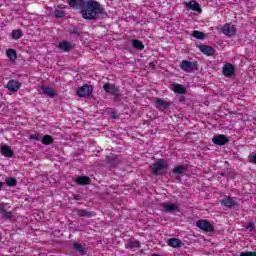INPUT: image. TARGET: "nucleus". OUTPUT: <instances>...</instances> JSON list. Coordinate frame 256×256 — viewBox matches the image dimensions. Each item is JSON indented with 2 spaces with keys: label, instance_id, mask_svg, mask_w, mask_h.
I'll return each instance as SVG.
<instances>
[{
  "label": "nucleus",
  "instance_id": "nucleus-23",
  "mask_svg": "<svg viewBox=\"0 0 256 256\" xmlns=\"http://www.w3.org/2000/svg\"><path fill=\"white\" fill-rule=\"evenodd\" d=\"M73 249L76 253H79V255H87V247H85V245L83 246L82 244L75 242L73 244Z\"/></svg>",
  "mask_w": 256,
  "mask_h": 256
},
{
  "label": "nucleus",
  "instance_id": "nucleus-35",
  "mask_svg": "<svg viewBox=\"0 0 256 256\" xmlns=\"http://www.w3.org/2000/svg\"><path fill=\"white\" fill-rule=\"evenodd\" d=\"M43 135L41 134H31L29 139L34 141H42Z\"/></svg>",
  "mask_w": 256,
  "mask_h": 256
},
{
  "label": "nucleus",
  "instance_id": "nucleus-22",
  "mask_svg": "<svg viewBox=\"0 0 256 256\" xmlns=\"http://www.w3.org/2000/svg\"><path fill=\"white\" fill-rule=\"evenodd\" d=\"M187 165H178L172 170L173 175H185L187 173Z\"/></svg>",
  "mask_w": 256,
  "mask_h": 256
},
{
  "label": "nucleus",
  "instance_id": "nucleus-24",
  "mask_svg": "<svg viewBox=\"0 0 256 256\" xmlns=\"http://www.w3.org/2000/svg\"><path fill=\"white\" fill-rule=\"evenodd\" d=\"M75 181L78 185H82V186L91 185V178L87 176H78L76 177Z\"/></svg>",
  "mask_w": 256,
  "mask_h": 256
},
{
  "label": "nucleus",
  "instance_id": "nucleus-8",
  "mask_svg": "<svg viewBox=\"0 0 256 256\" xmlns=\"http://www.w3.org/2000/svg\"><path fill=\"white\" fill-rule=\"evenodd\" d=\"M229 138L223 134L216 135L212 138V142L214 145H219L220 147L223 145H227L229 143Z\"/></svg>",
  "mask_w": 256,
  "mask_h": 256
},
{
  "label": "nucleus",
  "instance_id": "nucleus-12",
  "mask_svg": "<svg viewBox=\"0 0 256 256\" xmlns=\"http://www.w3.org/2000/svg\"><path fill=\"white\" fill-rule=\"evenodd\" d=\"M58 47L61 51H64L65 53H69V51H73V49H75V45L71 44L68 41L60 42Z\"/></svg>",
  "mask_w": 256,
  "mask_h": 256
},
{
  "label": "nucleus",
  "instance_id": "nucleus-38",
  "mask_svg": "<svg viewBox=\"0 0 256 256\" xmlns=\"http://www.w3.org/2000/svg\"><path fill=\"white\" fill-rule=\"evenodd\" d=\"M240 256H256V252H241Z\"/></svg>",
  "mask_w": 256,
  "mask_h": 256
},
{
  "label": "nucleus",
  "instance_id": "nucleus-41",
  "mask_svg": "<svg viewBox=\"0 0 256 256\" xmlns=\"http://www.w3.org/2000/svg\"><path fill=\"white\" fill-rule=\"evenodd\" d=\"M106 159H107L108 163L115 161V158H111L110 156H107Z\"/></svg>",
  "mask_w": 256,
  "mask_h": 256
},
{
  "label": "nucleus",
  "instance_id": "nucleus-9",
  "mask_svg": "<svg viewBox=\"0 0 256 256\" xmlns=\"http://www.w3.org/2000/svg\"><path fill=\"white\" fill-rule=\"evenodd\" d=\"M222 75L224 77H233L235 75V66L231 63H226L222 68Z\"/></svg>",
  "mask_w": 256,
  "mask_h": 256
},
{
  "label": "nucleus",
  "instance_id": "nucleus-3",
  "mask_svg": "<svg viewBox=\"0 0 256 256\" xmlns=\"http://www.w3.org/2000/svg\"><path fill=\"white\" fill-rule=\"evenodd\" d=\"M180 69L185 71V73H193L199 71V64L197 62H191L189 60H183L180 63Z\"/></svg>",
  "mask_w": 256,
  "mask_h": 256
},
{
  "label": "nucleus",
  "instance_id": "nucleus-2",
  "mask_svg": "<svg viewBox=\"0 0 256 256\" xmlns=\"http://www.w3.org/2000/svg\"><path fill=\"white\" fill-rule=\"evenodd\" d=\"M150 170L156 177L166 175L167 171H169V163H167V160L165 159H157L152 165H150Z\"/></svg>",
  "mask_w": 256,
  "mask_h": 256
},
{
  "label": "nucleus",
  "instance_id": "nucleus-28",
  "mask_svg": "<svg viewBox=\"0 0 256 256\" xmlns=\"http://www.w3.org/2000/svg\"><path fill=\"white\" fill-rule=\"evenodd\" d=\"M132 45L134 47V49H137L138 51H143V49H145V45L143 44V41L141 40H133L132 41Z\"/></svg>",
  "mask_w": 256,
  "mask_h": 256
},
{
  "label": "nucleus",
  "instance_id": "nucleus-21",
  "mask_svg": "<svg viewBox=\"0 0 256 256\" xmlns=\"http://www.w3.org/2000/svg\"><path fill=\"white\" fill-rule=\"evenodd\" d=\"M86 2L85 0H68V5L72 7V9H81Z\"/></svg>",
  "mask_w": 256,
  "mask_h": 256
},
{
  "label": "nucleus",
  "instance_id": "nucleus-45",
  "mask_svg": "<svg viewBox=\"0 0 256 256\" xmlns=\"http://www.w3.org/2000/svg\"><path fill=\"white\" fill-rule=\"evenodd\" d=\"M3 185H5V183L0 181V191H1V187H3Z\"/></svg>",
  "mask_w": 256,
  "mask_h": 256
},
{
  "label": "nucleus",
  "instance_id": "nucleus-40",
  "mask_svg": "<svg viewBox=\"0 0 256 256\" xmlns=\"http://www.w3.org/2000/svg\"><path fill=\"white\" fill-rule=\"evenodd\" d=\"M73 199H74V201H81V195L75 194V195L73 196Z\"/></svg>",
  "mask_w": 256,
  "mask_h": 256
},
{
  "label": "nucleus",
  "instance_id": "nucleus-17",
  "mask_svg": "<svg viewBox=\"0 0 256 256\" xmlns=\"http://www.w3.org/2000/svg\"><path fill=\"white\" fill-rule=\"evenodd\" d=\"M221 205L231 209V207H236L237 201H235V198L233 197H227L221 200Z\"/></svg>",
  "mask_w": 256,
  "mask_h": 256
},
{
  "label": "nucleus",
  "instance_id": "nucleus-11",
  "mask_svg": "<svg viewBox=\"0 0 256 256\" xmlns=\"http://www.w3.org/2000/svg\"><path fill=\"white\" fill-rule=\"evenodd\" d=\"M235 26L233 24H226L222 27V33L223 35H227V37H233L235 35Z\"/></svg>",
  "mask_w": 256,
  "mask_h": 256
},
{
  "label": "nucleus",
  "instance_id": "nucleus-7",
  "mask_svg": "<svg viewBox=\"0 0 256 256\" xmlns=\"http://www.w3.org/2000/svg\"><path fill=\"white\" fill-rule=\"evenodd\" d=\"M156 109H159V111H165V109H169L171 105H173V102H167L162 98H156Z\"/></svg>",
  "mask_w": 256,
  "mask_h": 256
},
{
  "label": "nucleus",
  "instance_id": "nucleus-6",
  "mask_svg": "<svg viewBox=\"0 0 256 256\" xmlns=\"http://www.w3.org/2000/svg\"><path fill=\"white\" fill-rule=\"evenodd\" d=\"M93 93V86L85 84L77 90L78 97H89Z\"/></svg>",
  "mask_w": 256,
  "mask_h": 256
},
{
  "label": "nucleus",
  "instance_id": "nucleus-42",
  "mask_svg": "<svg viewBox=\"0 0 256 256\" xmlns=\"http://www.w3.org/2000/svg\"><path fill=\"white\" fill-rule=\"evenodd\" d=\"M252 227H255V224L253 222H250L247 226V229H252Z\"/></svg>",
  "mask_w": 256,
  "mask_h": 256
},
{
  "label": "nucleus",
  "instance_id": "nucleus-30",
  "mask_svg": "<svg viewBox=\"0 0 256 256\" xmlns=\"http://www.w3.org/2000/svg\"><path fill=\"white\" fill-rule=\"evenodd\" d=\"M11 35L12 39H21L23 37V31L21 29L13 30Z\"/></svg>",
  "mask_w": 256,
  "mask_h": 256
},
{
  "label": "nucleus",
  "instance_id": "nucleus-27",
  "mask_svg": "<svg viewBox=\"0 0 256 256\" xmlns=\"http://www.w3.org/2000/svg\"><path fill=\"white\" fill-rule=\"evenodd\" d=\"M141 247V243L138 240H129L126 244V249H137Z\"/></svg>",
  "mask_w": 256,
  "mask_h": 256
},
{
  "label": "nucleus",
  "instance_id": "nucleus-16",
  "mask_svg": "<svg viewBox=\"0 0 256 256\" xmlns=\"http://www.w3.org/2000/svg\"><path fill=\"white\" fill-rule=\"evenodd\" d=\"M162 209L164 213H173L174 211H179V207L173 203L162 204Z\"/></svg>",
  "mask_w": 256,
  "mask_h": 256
},
{
  "label": "nucleus",
  "instance_id": "nucleus-47",
  "mask_svg": "<svg viewBox=\"0 0 256 256\" xmlns=\"http://www.w3.org/2000/svg\"><path fill=\"white\" fill-rule=\"evenodd\" d=\"M110 1H114V0H110Z\"/></svg>",
  "mask_w": 256,
  "mask_h": 256
},
{
  "label": "nucleus",
  "instance_id": "nucleus-46",
  "mask_svg": "<svg viewBox=\"0 0 256 256\" xmlns=\"http://www.w3.org/2000/svg\"><path fill=\"white\" fill-rule=\"evenodd\" d=\"M221 175H225V174L221 173Z\"/></svg>",
  "mask_w": 256,
  "mask_h": 256
},
{
  "label": "nucleus",
  "instance_id": "nucleus-4",
  "mask_svg": "<svg viewBox=\"0 0 256 256\" xmlns=\"http://www.w3.org/2000/svg\"><path fill=\"white\" fill-rule=\"evenodd\" d=\"M196 226L206 233H213V231H215V227H213L212 223L208 220H198Z\"/></svg>",
  "mask_w": 256,
  "mask_h": 256
},
{
  "label": "nucleus",
  "instance_id": "nucleus-34",
  "mask_svg": "<svg viewBox=\"0 0 256 256\" xmlns=\"http://www.w3.org/2000/svg\"><path fill=\"white\" fill-rule=\"evenodd\" d=\"M54 16L56 17V19H63V17H65V11L60 9H55Z\"/></svg>",
  "mask_w": 256,
  "mask_h": 256
},
{
  "label": "nucleus",
  "instance_id": "nucleus-20",
  "mask_svg": "<svg viewBox=\"0 0 256 256\" xmlns=\"http://www.w3.org/2000/svg\"><path fill=\"white\" fill-rule=\"evenodd\" d=\"M168 245L169 247H173L174 249H179L183 247V241L177 239V238H170L168 239Z\"/></svg>",
  "mask_w": 256,
  "mask_h": 256
},
{
  "label": "nucleus",
  "instance_id": "nucleus-36",
  "mask_svg": "<svg viewBox=\"0 0 256 256\" xmlns=\"http://www.w3.org/2000/svg\"><path fill=\"white\" fill-rule=\"evenodd\" d=\"M71 35H77L79 37V35H81V33H79V28L74 27L73 30L70 31Z\"/></svg>",
  "mask_w": 256,
  "mask_h": 256
},
{
  "label": "nucleus",
  "instance_id": "nucleus-44",
  "mask_svg": "<svg viewBox=\"0 0 256 256\" xmlns=\"http://www.w3.org/2000/svg\"><path fill=\"white\" fill-rule=\"evenodd\" d=\"M149 67H151L152 69H155V64L153 63V62H151L150 64H149Z\"/></svg>",
  "mask_w": 256,
  "mask_h": 256
},
{
  "label": "nucleus",
  "instance_id": "nucleus-33",
  "mask_svg": "<svg viewBox=\"0 0 256 256\" xmlns=\"http://www.w3.org/2000/svg\"><path fill=\"white\" fill-rule=\"evenodd\" d=\"M42 143H43V145H51V143H53V137H51L49 135L43 136Z\"/></svg>",
  "mask_w": 256,
  "mask_h": 256
},
{
  "label": "nucleus",
  "instance_id": "nucleus-31",
  "mask_svg": "<svg viewBox=\"0 0 256 256\" xmlns=\"http://www.w3.org/2000/svg\"><path fill=\"white\" fill-rule=\"evenodd\" d=\"M6 185L8 187H17V178H13V177L7 178Z\"/></svg>",
  "mask_w": 256,
  "mask_h": 256
},
{
  "label": "nucleus",
  "instance_id": "nucleus-26",
  "mask_svg": "<svg viewBox=\"0 0 256 256\" xmlns=\"http://www.w3.org/2000/svg\"><path fill=\"white\" fill-rule=\"evenodd\" d=\"M172 90L174 93H179V95H185L187 93V88L181 84L174 85Z\"/></svg>",
  "mask_w": 256,
  "mask_h": 256
},
{
  "label": "nucleus",
  "instance_id": "nucleus-18",
  "mask_svg": "<svg viewBox=\"0 0 256 256\" xmlns=\"http://www.w3.org/2000/svg\"><path fill=\"white\" fill-rule=\"evenodd\" d=\"M1 153L4 157H8V158L15 156V152L12 151L11 146H7V145L1 146Z\"/></svg>",
  "mask_w": 256,
  "mask_h": 256
},
{
  "label": "nucleus",
  "instance_id": "nucleus-19",
  "mask_svg": "<svg viewBox=\"0 0 256 256\" xmlns=\"http://www.w3.org/2000/svg\"><path fill=\"white\" fill-rule=\"evenodd\" d=\"M0 214L2 215V219H6V221L13 219V213L8 212L3 204H0Z\"/></svg>",
  "mask_w": 256,
  "mask_h": 256
},
{
  "label": "nucleus",
  "instance_id": "nucleus-43",
  "mask_svg": "<svg viewBox=\"0 0 256 256\" xmlns=\"http://www.w3.org/2000/svg\"><path fill=\"white\" fill-rule=\"evenodd\" d=\"M111 117H112V119H117V114L115 112H112Z\"/></svg>",
  "mask_w": 256,
  "mask_h": 256
},
{
  "label": "nucleus",
  "instance_id": "nucleus-37",
  "mask_svg": "<svg viewBox=\"0 0 256 256\" xmlns=\"http://www.w3.org/2000/svg\"><path fill=\"white\" fill-rule=\"evenodd\" d=\"M249 159H250V163H254L256 165V154L255 153H251L249 155Z\"/></svg>",
  "mask_w": 256,
  "mask_h": 256
},
{
  "label": "nucleus",
  "instance_id": "nucleus-10",
  "mask_svg": "<svg viewBox=\"0 0 256 256\" xmlns=\"http://www.w3.org/2000/svg\"><path fill=\"white\" fill-rule=\"evenodd\" d=\"M198 49L203 53V55H206L207 57H213L215 55V48L212 46H207L204 44L198 45Z\"/></svg>",
  "mask_w": 256,
  "mask_h": 256
},
{
  "label": "nucleus",
  "instance_id": "nucleus-39",
  "mask_svg": "<svg viewBox=\"0 0 256 256\" xmlns=\"http://www.w3.org/2000/svg\"><path fill=\"white\" fill-rule=\"evenodd\" d=\"M178 101H179V103H185L187 101V98L182 95V96L178 97Z\"/></svg>",
  "mask_w": 256,
  "mask_h": 256
},
{
  "label": "nucleus",
  "instance_id": "nucleus-25",
  "mask_svg": "<svg viewBox=\"0 0 256 256\" xmlns=\"http://www.w3.org/2000/svg\"><path fill=\"white\" fill-rule=\"evenodd\" d=\"M78 217H88V219H91V217H95V212H90L85 209H79L77 211Z\"/></svg>",
  "mask_w": 256,
  "mask_h": 256
},
{
  "label": "nucleus",
  "instance_id": "nucleus-1",
  "mask_svg": "<svg viewBox=\"0 0 256 256\" xmlns=\"http://www.w3.org/2000/svg\"><path fill=\"white\" fill-rule=\"evenodd\" d=\"M80 11L83 19L97 21V16L105 13V8L101 7V4L95 0H87L80 8Z\"/></svg>",
  "mask_w": 256,
  "mask_h": 256
},
{
  "label": "nucleus",
  "instance_id": "nucleus-15",
  "mask_svg": "<svg viewBox=\"0 0 256 256\" xmlns=\"http://www.w3.org/2000/svg\"><path fill=\"white\" fill-rule=\"evenodd\" d=\"M40 89L43 95H47L48 97H51V99H55V97H57V93H55V90L49 86H41Z\"/></svg>",
  "mask_w": 256,
  "mask_h": 256
},
{
  "label": "nucleus",
  "instance_id": "nucleus-14",
  "mask_svg": "<svg viewBox=\"0 0 256 256\" xmlns=\"http://www.w3.org/2000/svg\"><path fill=\"white\" fill-rule=\"evenodd\" d=\"M186 9H191V11H196L197 13H203V10L201 9V5L198 4V2L195 0H192L189 3H187Z\"/></svg>",
  "mask_w": 256,
  "mask_h": 256
},
{
  "label": "nucleus",
  "instance_id": "nucleus-5",
  "mask_svg": "<svg viewBox=\"0 0 256 256\" xmlns=\"http://www.w3.org/2000/svg\"><path fill=\"white\" fill-rule=\"evenodd\" d=\"M103 89L104 91H106V93H109L110 95H114L115 100L121 97V94L119 93V87H116L113 84L106 83L104 84Z\"/></svg>",
  "mask_w": 256,
  "mask_h": 256
},
{
  "label": "nucleus",
  "instance_id": "nucleus-32",
  "mask_svg": "<svg viewBox=\"0 0 256 256\" xmlns=\"http://www.w3.org/2000/svg\"><path fill=\"white\" fill-rule=\"evenodd\" d=\"M192 37H195V39L203 40V39H205V33L195 30L192 33Z\"/></svg>",
  "mask_w": 256,
  "mask_h": 256
},
{
  "label": "nucleus",
  "instance_id": "nucleus-29",
  "mask_svg": "<svg viewBox=\"0 0 256 256\" xmlns=\"http://www.w3.org/2000/svg\"><path fill=\"white\" fill-rule=\"evenodd\" d=\"M6 55L8 57V59H10V61H16L17 60V51H15V49H8L6 51Z\"/></svg>",
  "mask_w": 256,
  "mask_h": 256
},
{
  "label": "nucleus",
  "instance_id": "nucleus-13",
  "mask_svg": "<svg viewBox=\"0 0 256 256\" xmlns=\"http://www.w3.org/2000/svg\"><path fill=\"white\" fill-rule=\"evenodd\" d=\"M21 88V83L18 80H10L7 84L8 91H12L13 93L19 91Z\"/></svg>",
  "mask_w": 256,
  "mask_h": 256
}]
</instances>
